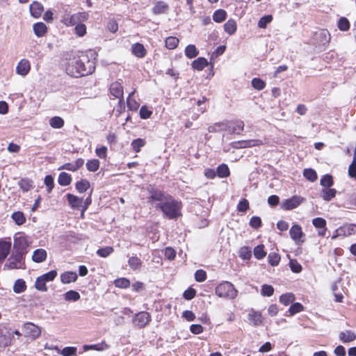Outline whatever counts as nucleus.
Returning a JSON list of instances; mask_svg holds the SVG:
<instances>
[{
  "instance_id": "69168bd1",
  "label": "nucleus",
  "mask_w": 356,
  "mask_h": 356,
  "mask_svg": "<svg viewBox=\"0 0 356 356\" xmlns=\"http://www.w3.org/2000/svg\"><path fill=\"white\" fill-rule=\"evenodd\" d=\"M350 22L346 17H341L338 21V28L342 31H346L350 29Z\"/></svg>"
},
{
  "instance_id": "ea45409f",
  "label": "nucleus",
  "mask_w": 356,
  "mask_h": 356,
  "mask_svg": "<svg viewBox=\"0 0 356 356\" xmlns=\"http://www.w3.org/2000/svg\"><path fill=\"white\" fill-rule=\"evenodd\" d=\"M145 144L146 141L145 139L138 138L137 139H134L131 142V146L135 152L138 153L140 152L141 148L145 145Z\"/></svg>"
},
{
  "instance_id": "39448f33",
  "label": "nucleus",
  "mask_w": 356,
  "mask_h": 356,
  "mask_svg": "<svg viewBox=\"0 0 356 356\" xmlns=\"http://www.w3.org/2000/svg\"><path fill=\"white\" fill-rule=\"evenodd\" d=\"M218 130H224L230 134H240L244 130V122L241 120H229L215 124Z\"/></svg>"
},
{
  "instance_id": "f704fd0d",
  "label": "nucleus",
  "mask_w": 356,
  "mask_h": 356,
  "mask_svg": "<svg viewBox=\"0 0 356 356\" xmlns=\"http://www.w3.org/2000/svg\"><path fill=\"white\" fill-rule=\"evenodd\" d=\"M27 286L23 279L17 280L13 285V291L16 293H21L26 290Z\"/></svg>"
},
{
  "instance_id": "20e7f679",
  "label": "nucleus",
  "mask_w": 356,
  "mask_h": 356,
  "mask_svg": "<svg viewBox=\"0 0 356 356\" xmlns=\"http://www.w3.org/2000/svg\"><path fill=\"white\" fill-rule=\"evenodd\" d=\"M215 293L219 298L233 300L237 297L238 291L230 282L222 281L216 286Z\"/></svg>"
},
{
  "instance_id": "f8f14e48",
  "label": "nucleus",
  "mask_w": 356,
  "mask_h": 356,
  "mask_svg": "<svg viewBox=\"0 0 356 356\" xmlns=\"http://www.w3.org/2000/svg\"><path fill=\"white\" fill-rule=\"evenodd\" d=\"M289 234L291 238L296 242V244L300 245L304 242V239H302L304 233L300 225H292L289 230Z\"/></svg>"
},
{
  "instance_id": "49530a36",
  "label": "nucleus",
  "mask_w": 356,
  "mask_h": 356,
  "mask_svg": "<svg viewBox=\"0 0 356 356\" xmlns=\"http://www.w3.org/2000/svg\"><path fill=\"white\" fill-rule=\"evenodd\" d=\"M11 218L17 225H22L26 222V217L22 211L13 213Z\"/></svg>"
},
{
  "instance_id": "5fc2aeb1",
  "label": "nucleus",
  "mask_w": 356,
  "mask_h": 356,
  "mask_svg": "<svg viewBox=\"0 0 356 356\" xmlns=\"http://www.w3.org/2000/svg\"><path fill=\"white\" fill-rule=\"evenodd\" d=\"M65 300L67 301H77L80 299V294L74 290L67 291L64 294Z\"/></svg>"
},
{
  "instance_id": "e433bc0d",
  "label": "nucleus",
  "mask_w": 356,
  "mask_h": 356,
  "mask_svg": "<svg viewBox=\"0 0 356 356\" xmlns=\"http://www.w3.org/2000/svg\"><path fill=\"white\" fill-rule=\"evenodd\" d=\"M49 125L54 129H60L65 124L64 120L59 116H54L49 119Z\"/></svg>"
},
{
  "instance_id": "a211bd4d",
  "label": "nucleus",
  "mask_w": 356,
  "mask_h": 356,
  "mask_svg": "<svg viewBox=\"0 0 356 356\" xmlns=\"http://www.w3.org/2000/svg\"><path fill=\"white\" fill-rule=\"evenodd\" d=\"M84 159H77L74 163H64L59 169H64L72 172H76L84 165Z\"/></svg>"
},
{
  "instance_id": "ddd939ff",
  "label": "nucleus",
  "mask_w": 356,
  "mask_h": 356,
  "mask_svg": "<svg viewBox=\"0 0 356 356\" xmlns=\"http://www.w3.org/2000/svg\"><path fill=\"white\" fill-rule=\"evenodd\" d=\"M235 148H249L264 145V142L259 139L243 140L236 141L233 143Z\"/></svg>"
},
{
  "instance_id": "1a4fd4ad",
  "label": "nucleus",
  "mask_w": 356,
  "mask_h": 356,
  "mask_svg": "<svg viewBox=\"0 0 356 356\" xmlns=\"http://www.w3.org/2000/svg\"><path fill=\"white\" fill-rule=\"evenodd\" d=\"M12 248L10 238H0V263H2L10 254Z\"/></svg>"
},
{
  "instance_id": "603ef678",
  "label": "nucleus",
  "mask_w": 356,
  "mask_h": 356,
  "mask_svg": "<svg viewBox=\"0 0 356 356\" xmlns=\"http://www.w3.org/2000/svg\"><path fill=\"white\" fill-rule=\"evenodd\" d=\"M320 183L323 187L330 188L334 184L333 177L331 175H325L321 177Z\"/></svg>"
},
{
  "instance_id": "0eeeda50",
  "label": "nucleus",
  "mask_w": 356,
  "mask_h": 356,
  "mask_svg": "<svg viewBox=\"0 0 356 356\" xmlns=\"http://www.w3.org/2000/svg\"><path fill=\"white\" fill-rule=\"evenodd\" d=\"M28 237L23 233H18L14 237L13 251L26 256L28 252Z\"/></svg>"
},
{
  "instance_id": "4be33fe9",
  "label": "nucleus",
  "mask_w": 356,
  "mask_h": 356,
  "mask_svg": "<svg viewBox=\"0 0 356 356\" xmlns=\"http://www.w3.org/2000/svg\"><path fill=\"white\" fill-rule=\"evenodd\" d=\"M127 262L129 268L134 271L140 270L143 266L142 260L136 254L130 257Z\"/></svg>"
},
{
  "instance_id": "3c124183",
  "label": "nucleus",
  "mask_w": 356,
  "mask_h": 356,
  "mask_svg": "<svg viewBox=\"0 0 356 356\" xmlns=\"http://www.w3.org/2000/svg\"><path fill=\"white\" fill-rule=\"evenodd\" d=\"M289 266L291 270L294 273H300L302 270L301 264L296 259H290Z\"/></svg>"
},
{
  "instance_id": "cd10ccee",
  "label": "nucleus",
  "mask_w": 356,
  "mask_h": 356,
  "mask_svg": "<svg viewBox=\"0 0 356 356\" xmlns=\"http://www.w3.org/2000/svg\"><path fill=\"white\" fill-rule=\"evenodd\" d=\"M109 348V346L106 343L105 341H102L101 343L96 344H90V345H84L83 346V349L84 351H88L90 350H94L97 351H103L107 350Z\"/></svg>"
},
{
  "instance_id": "c85d7f7f",
  "label": "nucleus",
  "mask_w": 356,
  "mask_h": 356,
  "mask_svg": "<svg viewBox=\"0 0 356 356\" xmlns=\"http://www.w3.org/2000/svg\"><path fill=\"white\" fill-rule=\"evenodd\" d=\"M168 8L169 6L166 3L162 1H159L156 2L154 6L152 8V12L155 15H161L167 13Z\"/></svg>"
},
{
  "instance_id": "bf43d9fd",
  "label": "nucleus",
  "mask_w": 356,
  "mask_h": 356,
  "mask_svg": "<svg viewBox=\"0 0 356 356\" xmlns=\"http://www.w3.org/2000/svg\"><path fill=\"white\" fill-rule=\"evenodd\" d=\"M273 20L272 15H266L261 17L258 22V26L261 29H266L267 24L270 23Z\"/></svg>"
},
{
  "instance_id": "6ab92c4d",
  "label": "nucleus",
  "mask_w": 356,
  "mask_h": 356,
  "mask_svg": "<svg viewBox=\"0 0 356 356\" xmlns=\"http://www.w3.org/2000/svg\"><path fill=\"white\" fill-rule=\"evenodd\" d=\"M31 70V65L27 59H22L16 67V72L22 76L26 75Z\"/></svg>"
},
{
  "instance_id": "79ce46f5",
  "label": "nucleus",
  "mask_w": 356,
  "mask_h": 356,
  "mask_svg": "<svg viewBox=\"0 0 356 356\" xmlns=\"http://www.w3.org/2000/svg\"><path fill=\"white\" fill-rule=\"evenodd\" d=\"M114 285L117 288L127 289L130 286L131 282L126 277H120L114 280Z\"/></svg>"
},
{
  "instance_id": "423d86ee",
  "label": "nucleus",
  "mask_w": 356,
  "mask_h": 356,
  "mask_svg": "<svg viewBox=\"0 0 356 356\" xmlns=\"http://www.w3.org/2000/svg\"><path fill=\"white\" fill-rule=\"evenodd\" d=\"M25 256L13 252L3 266L4 270L25 269Z\"/></svg>"
},
{
  "instance_id": "58836bf2",
  "label": "nucleus",
  "mask_w": 356,
  "mask_h": 356,
  "mask_svg": "<svg viewBox=\"0 0 356 356\" xmlns=\"http://www.w3.org/2000/svg\"><path fill=\"white\" fill-rule=\"evenodd\" d=\"M179 40L175 36H169L166 38L165 46L168 49H175L177 47Z\"/></svg>"
},
{
  "instance_id": "f3484780",
  "label": "nucleus",
  "mask_w": 356,
  "mask_h": 356,
  "mask_svg": "<svg viewBox=\"0 0 356 356\" xmlns=\"http://www.w3.org/2000/svg\"><path fill=\"white\" fill-rule=\"evenodd\" d=\"M69 205L73 209H80L82 207L83 200L81 197H79L73 194L68 193L66 195Z\"/></svg>"
},
{
  "instance_id": "473e14b6",
  "label": "nucleus",
  "mask_w": 356,
  "mask_h": 356,
  "mask_svg": "<svg viewBox=\"0 0 356 356\" xmlns=\"http://www.w3.org/2000/svg\"><path fill=\"white\" fill-rule=\"evenodd\" d=\"M90 181L86 179H81L75 184L76 191L80 193H85L90 188Z\"/></svg>"
},
{
  "instance_id": "2eb2a0df",
  "label": "nucleus",
  "mask_w": 356,
  "mask_h": 356,
  "mask_svg": "<svg viewBox=\"0 0 356 356\" xmlns=\"http://www.w3.org/2000/svg\"><path fill=\"white\" fill-rule=\"evenodd\" d=\"M22 330L27 337L36 338L40 334V328L31 323H26L23 325Z\"/></svg>"
},
{
  "instance_id": "a18cd8bd",
  "label": "nucleus",
  "mask_w": 356,
  "mask_h": 356,
  "mask_svg": "<svg viewBox=\"0 0 356 356\" xmlns=\"http://www.w3.org/2000/svg\"><path fill=\"white\" fill-rule=\"evenodd\" d=\"M56 350L63 356H75L77 352V348L73 346L65 347L61 350L56 347Z\"/></svg>"
},
{
  "instance_id": "c756f323",
  "label": "nucleus",
  "mask_w": 356,
  "mask_h": 356,
  "mask_svg": "<svg viewBox=\"0 0 356 356\" xmlns=\"http://www.w3.org/2000/svg\"><path fill=\"white\" fill-rule=\"evenodd\" d=\"M337 195V190L335 188H325L323 189L321 192V197L325 201H330Z\"/></svg>"
},
{
  "instance_id": "338daca9",
  "label": "nucleus",
  "mask_w": 356,
  "mask_h": 356,
  "mask_svg": "<svg viewBox=\"0 0 356 356\" xmlns=\"http://www.w3.org/2000/svg\"><path fill=\"white\" fill-rule=\"evenodd\" d=\"M251 83H252V86L257 90H261L266 86V83L262 79H261L259 78L252 79Z\"/></svg>"
},
{
  "instance_id": "774afa93",
  "label": "nucleus",
  "mask_w": 356,
  "mask_h": 356,
  "mask_svg": "<svg viewBox=\"0 0 356 356\" xmlns=\"http://www.w3.org/2000/svg\"><path fill=\"white\" fill-rule=\"evenodd\" d=\"M348 175L356 179V156H353L352 163L348 167Z\"/></svg>"
},
{
  "instance_id": "7c9ffc66",
  "label": "nucleus",
  "mask_w": 356,
  "mask_h": 356,
  "mask_svg": "<svg viewBox=\"0 0 356 356\" xmlns=\"http://www.w3.org/2000/svg\"><path fill=\"white\" fill-rule=\"evenodd\" d=\"M237 29L236 22L234 19H230L224 24V30L229 35H233Z\"/></svg>"
},
{
  "instance_id": "4c0bfd02",
  "label": "nucleus",
  "mask_w": 356,
  "mask_h": 356,
  "mask_svg": "<svg viewBox=\"0 0 356 356\" xmlns=\"http://www.w3.org/2000/svg\"><path fill=\"white\" fill-rule=\"evenodd\" d=\"M18 185L23 192H27L32 188L33 181L28 178H22L19 181Z\"/></svg>"
},
{
  "instance_id": "5701e85b",
  "label": "nucleus",
  "mask_w": 356,
  "mask_h": 356,
  "mask_svg": "<svg viewBox=\"0 0 356 356\" xmlns=\"http://www.w3.org/2000/svg\"><path fill=\"white\" fill-rule=\"evenodd\" d=\"M339 340L344 343H350L356 339V334L352 330H346L345 332H341L339 334Z\"/></svg>"
},
{
  "instance_id": "9b49d317",
  "label": "nucleus",
  "mask_w": 356,
  "mask_h": 356,
  "mask_svg": "<svg viewBox=\"0 0 356 356\" xmlns=\"http://www.w3.org/2000/svg\"><path fill=\"white\" fill-rule=\"evenodd\" d=\"M303 201V197L294 195L289 199L285 200L282 204V208L286 211L292 210L299 207Z\"/></svg>"
},
{
  "instance_id": "864d4df0",
  "label": "nucleus",
  "mask_w": 356,
  "mask_h": 356,
  "mask_svg": "<svg viewBox=\"0 0 356 356\" xmlns=\"http://www.w3.org/2000/svg\"><path fill=\"white\" fill-rule=\"evenodd\" d=\"M280 255L277 252H270L268 256V261L270 266H277L280 261Z\"/></svg>"
},
{
  "instance_id": "f03ea898",
  "label": "nucleus",
  "mask_w": 356,
  "mask_h": 356,
  "mask_svg": "<svg viewBox=\"0 0 356 356\" xmlns=\"http://www.w3.org/2000/svg\"><path fill=\"white\" fill-rule=\"evenodd\" d=\"M149 196L147 202L153 204L159 202L156 206V209L162 211L163 216L168 219H177L182 216V202L176 200L173 196L165 191L156 189L152 186L147 188Z\"/></svg>"
},
{
  "instance_id": "052dcab7",
  "label": "nucleus",
  "mask_w": 356,
  "mask_h": 356,
  "mask_svg": "<svg viewBox=\"0 0 356 356\" xmlns=\"http://www.w3.org/2000/svg\"><path fill=\"white\" fill-rule=\"evenodd\" d=\"M304 310L303 305L300 302L293 303L289 309V312L291 316H293L297 313L301 312Z\"/></svg>"
},
{
  "instance_id": "f257e3e1",
  "label": "nucleus",
  "mask_w": 356,
  "mask_h": 356,
  "mask_svg": "<svg viewBox=\"0 0 356 356\" xmlns=\"http://www.w3.org/2000/svg\"><path fill=\"white\" fill-rule=\"evenodd\" d=\"M62 65L67 75L79 78L92 74L96 67V58L92 53L81 52L77 54L66 52L62 58Z\"/></svg>"
},
{
  "instance_id": "b1692460",
  "label": "nucleus",
  "mask_w": 356,
  "mask_h": 356,
  "mask_svg": "<svg viewBox=\"0 0 356 356\" xmlns=\"http://www.w3.org/2000/svg\"><path fill=\"white\" fill-rule=\"evenodd\" d=\"M248 319L254 326H259L263 323V316L261 312L252 311L248 314Z\"/></svg>"
},
{
  "instance_id": "6e6d98bb",
  "label": "nucleus",
  "mask_w": 356,
  "mask_h": 356,
  "mask_svg": "<svg viewBox=\"0 0 356 356\" xmlns=\"http://www.w3.org/2000/svg\"><path fill=\"white\" fill-rule=\"evenodd\" d=\"M113 251L114 249L112 246H106L98 249L97 251V254L101 257L106 258L112 254Z\"/></svg>"
},
{
  "instance_id": "aec40b11",
  "label": "nucleus",
  "mask_w": 356,
  "mask_h": 356,
  "mask_svg": "<svg viewBox=\"0 0 356 356\" xmlns=\"http://www.w3.org/2000/svg\"><path fill=\"white\" fill-rule=\"evenodd\" d=\"M131 53L136 57L143 58L147 55V50L141 43L136 42L131 46Z\"/></svg>"
},
{
  "instance_id": "7ed1b4c3",
  "label": "nucleus",
  "mask_w": 356,
  "mask_h": 356,
  "mask_svg": "<svg viewBox=\"0 0 356 356\" xmlns=\"http://www.w3.org/2000/svg\"><path fill=\"white\" fill-rule=\"evenodd\" d=\"M88 18L89 13L88 12H79L65 19V24L67 26H75V34L79 37H82L86 33V26L83 23L86 22Z\"/></svg>"
},
{
  "instance_id": "4d7b16f0",
  "label": "nucleus",
  "mask_w": 356,
  "mask_h": 356,
  "mask_svg": "<svg viewBox=\"0 0 356 356\" xmlns=\"http://www.w3.org/2000/svg\"><path fill=\"white\" fill-rule=\"evenodd\" d=\"M32 259L37 263L42 262L44 260V250L38 249L33 252Z\"/></svg>"
},
{
  "instance_id": "393cba45",
  "label": "nucleus",
  "mask_w": 356,
  "mask_h": 356,
  "mask_svg": "<svg viewBox=\"0 0 356 356\" xmlns=\"http://www.w3.org/2000/svg\"><path fill=\"white\" fill-rule=\"evenodd\" d=\"M136 91V89H134V90L129 93L127 97V105L129 110L131 111H136L140 106V104L133 97Z\"/></svg>"
},
{
  "instance_id": "9d476101",
  "label": "nucleus",
  "mask_w": 356,
  "mask_h": 356,
  "mask_svg": "<svg viewBox=\"0 0 356 356\" xmlns=\"http://www.w3.org/2000/svg\"><path fill=\"white\" fill-rule=\"evenodd\" d=\"M151 321V315L147 312L137 313L134 319V323L140 328L145 327Z\"/></svg>"
},
{
  "instance_id": "09e8293b",
  "label": "nucleus",
  "mask_w": 356,
  "mask_h": 356,
  "mask_svg": "<svg viewBox=\"0 0 356 356\" xmlns=\"http://www.w3.org/2000/svg\"><path fill=\"white\" fill-rule=\"evenodd\" d=\"M86 168L90 172H96L99 168L100 165L99 161L96 159L88 160L86 162Z\"/></svg>"
},
{
  "instance_id": "72a5a7b5",
  "label": "nucleus",
  "mask_w": 356,
  "mask_h": 356,
  "mask_svg": "<svg viewBox=\"0 0 356 356\" xmlns=\"http://www.w3.org/2000/svg\"><path fill=\"white\" fill-rule=\"evenodd\" d=\"M185 55L189 58L192 59L195 58L199 54V50L194 44H188L185 48Z\"/></svg>"
},
{
  "instance_id": "13d9d810",
  "label": "nucleus",
  "mask_w": 356,
  "mask_h": 356,
  "mask_svg": "<svg viewBox=\"0 0 356 356\" xmlns=\"http://www.w3.org/2000/svg\"><path fill=\"white\" fill-rule=\"evenodd\" d=\"M139 115L141 119L147 120L151 118L152 111H151L146 105H143L140 108Z\"/></svg>"
},
{
  "instance_id": "2f4dec72",
  "label": "nucleus",
  "mask_w": 356,
  "mask_h": 356,
  "mask_svg": "<svg viewBox=\"0 0 356 356\" xmlns=\"http://www.w3.org/2000/svg\"><path fill=\"white\" fill-rule=\"evenodd\" d=\"M217 176L220 178H226L230 175V170L227 164L219 165L216 168Z\"/></svg>"
},
{
  "instance_id": "680f3d73",
  "label": "nucleus",
  "mask_w": 356,
  "mask_h": 356,
  "mask_svg": "<svg viewBox=\"0 0 356 356\" xmlns=\"http://www.w3.org/2000/svg\"><path fill=\"white\" fill-rule=\"evenodd\" d=\"M33 31L38 37L44 35V24L42 22H37L33 25Z\"/></svg>"
},
{
  "instance_id": "e2e57ef3",
  "label": "nucleus",
  "mask_w": 356,
  "mask_h": 356,
  "mask_svg": "<svg viewBox=\"0 0 356 356\" xmlns=\"http://www.w3.org/2000/svg\"><path fill=\"white\" fill-rule=\"evenodd\" d=\"M237 211L239 212H246L250 209V204L247 199H242L239 201L236 207Z\"/></svg>"
},
{
  "instance_id": "6e6552de",
  "label": "nucleus",
  "mask_w": 356,
  "mask_h": 356,
  "mask_svg": "<svg viewBox=\"0 0 356 356\" xmlns=\"http://www.w3.org/2000/svg\"><path fill=\"white\" fill-rule=\"evenodd\" d=\"M108 90L110 95L113 97V99H118L119 103L123 104L124 88L121 79L112 82Z\"/></svg>"
},
{
  "instance_id": "a878e982",
  "label": "nucleus",
  "mask_w": 356,
  "mask_h": 356,
  "mask_svg": "<svg viewBox=\"0 0 356 356\" xmlns=\"http://www.w3.org/2000/svg\"><path fill=\"white\" fill-rule=\"evenodd\" d=\"M209 63L207 60L204 57H198L191 63V67L194 70L202 71L206 67H207Z\"/></svg>"
},
{
  "instance_id": "8fccbe9b",
  "label": "nucleus",
  "mask_w": 356,
  "mask_h": 356,
  "mask_svg": "<svg viewBox=\"0 0 356 356\" xmlns=\"http://www.w3.org/2000/svg\"><path fill=\"white\" fill-rule=\"evenodd\" d=\"M254 255L257 259H262L266 255V252L264 250V245L261 244L257 245L253 250Z\"/></svg>"
},
{
  "instance_id": "de8ad7c7",
  "label": "nucleus",
  "mask_w": 356,
  "mask_h": 356,
  "mask_svg": "<svg viewBox=\"0 0 356 356\" xmlns=\"http://www.w3.org/2000/svg\"><path fill=\"white\" fill-rule=\"evenodd\" d=\"M303 176L309 181L314 182L317 180L316 172L312 168H306L303 171Z\"/></svg>"
},
{
  "instance_id": "0e129e2a",
  "label": "nucleus",
  "mask_w": 356,
  "mask_h": 356,
  "mask_svg": "<svg viewBox=\"0 0 356 356\" xmlns=\"http://www.w3.org/2000/svg\"><path fill=\"white\" fill-rule=\"evenodd\" d=\"M274 293V288L269 284H263L261 289V294L263 296L270 297Z\"/></svg>"
},
{
  "instance_id": "a19ab883",
  "label": "nucleus",
  "mask_w": 356,
  "mask_h": 356,
  "mask_svg": "<svg viewBox=\"0 0 356 356\" xmlns=\"http://www.w3.org/2000/svg\"><path fill=\"white\" fill-rule=\"evenodd\" d=\"M227 12L223 9L216 10L213 15V19L217 23H221L226 19Z\"/></svg>"
},
{
  "instance_id": "c9c22d12",
  "label": "nucleus",
  "mask_w": 356,
  "mask_h": 356,
  "mask_svg": "<svg viewBox=\"0 0 356 356\" xmlns=\"http://www.w3.org/2000/svg\"><path fill=\"white\" fill-rule=\"evenodd\" d=\"M72 176L65 172H60L58 175V182L60 186H66L70 184Z\"/></svg>"
},
{
  "instance_id": "bb28decb",
  "label": "nucleus",
  "mask_w": 356,
  "mask_h": 356,
  "mask_svg": "<svg viewBox=\"0 0 356 356\" xmlns=\"http://www.w3.org/2000/svg\"><path fill=\"white\" fill-rule=\"evenodd\" d=\"M77 278V274L74 271H66L60 275V280L63 284L74 282Z\"/></svg>"
},
{
  "instance_id": "4468645a",
  "label": "nucleus",
  "mask_w": 356,
  "mask_h": 356,
  "mask_svg": "<svg viewBox=\"0 0 356 356\" xmlns=\"http://www.w3.org/2000/svg\"><path fill=\"white\" fill-rule=\"evenodd\" d=\"M13 338V334L6 331V327L0 325V348H5L11 345Z\"/></svg>"
},
{
  "instance_id": "c03bdc74",
  "label": "nucleus",
  "mask_w": 356,
  "mask_h": 356,
  "mask_svg": "<svg viewBox=\"0 0 356 356\" xmlns=\"http://www.w3.org/2000/svg\"><path fill=\"white\" fill-rule=\"evenodd\" d=\"M296 299L295 295L292 293H286L284 294H282L280 297V302L285 305L287 306L290 303H292Z\"/></svg>"
},
{
  "instance_id": "dca6fc26",
  "label": "nucleus",
  "mask_w": 356,
  "mask_h": 356,
  "mask_svg": "<svg viewBox=\"0 0 356 356\" xmlns=\"http://www.w3.org/2000/svg\"><path fill=\"white\" fill-rule=\"evenodd\" d=\"M312 224L313 225L320 229L318 232V234L320 236H325L326 232H327V227H326V220L321 217L315 218L312 220Z\"/></svg>"
},
{
  "instance_id": "412c9836",
  "label": "nucleus",
  "mask_w": 356,
  "mask_h": 356,
  "mask_svg": "<svg viewBox=\"0 0 356 356\" xmlns=\"http://www.w3.org/2000/svg\"><path fill=\"white\" fill-rule=\"evenodd\" d=\"M30 13L31 16L34 18H38L41 16L44 11V8L42 3L38 1H33L29 7Z\"/></svg>"
},
{
  "instance_id": "37998d69",
  "label": "nucleus",
  "mask_w": 356,
  "mask_h": 356,
  "mask_svg": "<svg viewBox=\"0 0 356 356\" xmlns=\"http://www.w3.org/2000/svg\"><path fill=\"white\" fill-rule=\"evenodd\" d=\"M238 256L243 260H249L252 257V250L250 247L243 246L238 250Z\"/></svg>"
}]
</instances>
